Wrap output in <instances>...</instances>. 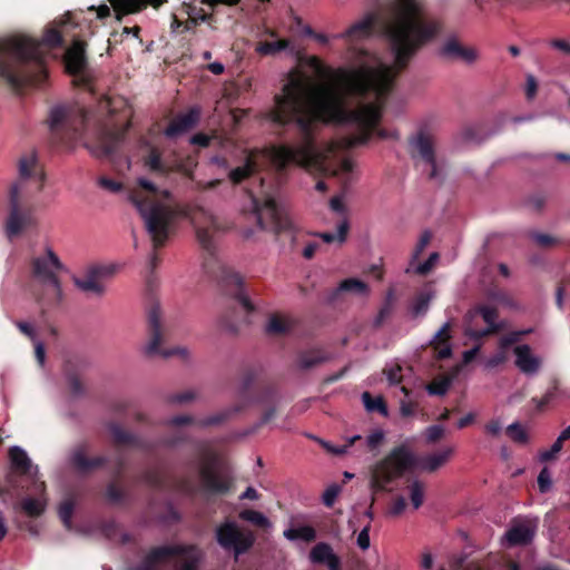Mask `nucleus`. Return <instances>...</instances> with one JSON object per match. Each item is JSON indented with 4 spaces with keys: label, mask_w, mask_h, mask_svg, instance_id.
Listing matches in <instances>:
<instances>
[{
    "label": "nucleus",
    "mask_w": 570,
    "mask_h": 570,
    "mask_svg": "<svg viewBox=\"0 0 570 570\" xmlns=\"http://www.w3.org/2000/svg\"><path fill=\"white\" fill-rule=\"evenodd\" d=\"M442 28L441 20L430 14L420 0H395L383 22L393 65L361 66L344 76L342 88L320 86L306 73L292 70L281 92L274 96L265 119L282 128L294 125L298 144L273 148V163L279 170L292 164L321 167L325 156L316 146L318 124L353 127L355 132L341 141L346 149L365 145L374 131L380 138H387V131L377 126L395 79Z\"/></svg>",
    "instance_id": "f257e3e1"
},
{
    "label": "nucleus",
    "mask_w": 570,
    "mask_h": 570,
    "mask_svg": "<svg viewBox=\"0 0 570 570\" xmlns=\"http://www.w3.org/2000/svg\"><path fill=\"white\" fill-rule=\"evenodd\" d=\"M62 45L63 37L56 28H47L41 39L26 33L1 37L0 81L14 94L29 86H41L48 77V52Z\"/></svg>",
    "instance_id": "f03ea898"
},
{
    "label": "nucleus",
    "mask_w": 570,
    "mask_h": 570,
    "mask_svg": "<svg viewBox=\"0 0 570 570\" xmlns=\"http://www.w3.org/2000/svg\"><path fill=\"white\" fill-rule=\"evenodd\" d=\"M128 197L145 222L154 250L163 247L168 239L174 218L170 191L159 189L146 178H139L138 188L131 189Z\"/></svg>",
    "instance_id": "7ed1b4c3"
},
{
    "label": "nucleus",
    "mask_w": 570,
    "mask_h": 570,
    "mask_svg": "<svg viewBox=\"0 0 570 570\" xmlns=\"http://www.w3.org/2000/svg\"><path fill=\"white\" fill-rule=\"evenodd\" d=\"M453 452L454 449L448 446L439 452L415 458L405 445L396 446L372 468L371 488L375 492L385 491L390 483L413 468L435 472L451 459Z\"/></svg>",
    "instance_id": "20e7f679"
},
{
    "label": "nucleus",
    "mask_w": 570,
    "mask_h": 570,
    "mask_svg": "<svg viewBox=\"0 0 570 570\" xmlns=\"http://www.w3.org/2000/svg\"><path fill=\"white\" fill-rule=\"evenodd\" d=\"M63 269L60 258L49 247L46 248L45 255L36 256L30 261L31 277L40 286L36 293V299L42 316L48 309L59 306L62 302L63 294L58 274Z\"/></svg>",
    "instance_id": "39448f33"
},
{
    "label": "nucleus",
    "mask_w": 570,
    "mask_h": 570,
    "mask_svg": "<svg viewBox=\"0 0 570 570\" xmlns=\"http://www.w3.org/2000/svg\"><path fill=\"white\" fill-rule=\"evenodd\" d=\"M218 228L216 219L213 216L208 218V225L205 227H196V236L202 248L208 254L204 263V269L207 274H214V267L217 265L220 278L226 292L234 297V299L243 307L247 314L256 311L255 304L249 298L243 277L224 266L218 265L215 258V244L213 240V233Z\"/></svg>",
    "instance_id": "423d86ee"
},
{
    "label": "nucleus",
    "mask_w": 570,
    "mask_h": 570,
    "mask_svg": "<svg viewBox=\"0 0 570 570\" xmlns=\"http://www.w3.org/2000/svg\"><path fill=\"white\" fill-rule=\"evenodd\" d=\"M246 193L250 198L253 216L262 230L278 235L292 229L289 217L277 205L272 187L266 186L264 178L259 177L255 186L246 188Z\"/></svg>",
    "instance_id": "0eeeda50"
},
{
    "label": "nucleus",
    "mask_w": 570,
    "mask_h": 570,
    "mask_svg": "<svg viewBox=\"0 0 570 570\" xmlns=\"http://www.w3.org/2000/svg\"><path fill=\"white\" fill-rule=\"evenodd\" d=\"M87 120L88 112L82 107H53L50 111L49 118L52 141L57 145L71 147L81 138Z\"/></svg>",
    "instance_id": "6e6552de"
},
{
    "label": "nucleus",
    "mask_w": 570,
    "mask_h": 570,
    "mask_svg": "<svg viewBox=\"0 0 570 570\" xmlns=\"http://www.w3.org/2000/svg\"><path fill=\"white\" fill-rule=\"evenodd\" d=\"M170 558H177L175 570H198L197 549L181 544L151 548L137 570H158L157 566Z\"/></svg>",
    "instance_id": "1a4fd4ad"
},
{
    "label": "nucleus",
    "mask_w": 570,
    "mask_h": 570,
    "mask_svg": "<svg viewBox=\"0 0 570 570\" xmlns=\"http://www.w3.org/2000/svg\"><path fill=\"white\" fill-rule=\"evenodd\" d=\"M256 371L254 368H247L242 376L239 387V400L236 404H246L247 409L250 404L269 405L263 413L261 420L247 432L254 433L259 430L263 425L271 422L276 415V390L273 386H264L257 391L255 395L250 394V389L256 380Z\"/></svg>",
    "instance_id": "9d476101"
},
{
    "label": "nucleus",
    "mask_w": 570,
    "mask_h": 570,
    "mask_svg": "<svg viewBox=\"0 0 570 570\" xmlns=\"http://www.w3.org/2000/svg\"><path fill=\"white\" fill-rule=\"evenodd\" d=\"M199 490L207 495H226L234 488L230 473L219 466L215 454L206 455L198 464Z\"/></svg>",
    "instance_id": "9b49d317"
},
{
    "label": "nucleus",
    "mask_w": 570,
    "mask_h": 570,
    "mask_svg": "<svg viewBox=\"0 0 570 570\" xmlns=\"http://www.w3.org/2000/svg\"><path fill=\"white\" fill-rule=\"evenodd\" d=\"M215 539L223 550L237 559L254 547L256 535L252 530L240 528L236 521L225 520L215 529Z\"/></svg>",
    "instance_id": "f8f14e48"
},
{
    "label": "nucleus",
    "mask_w": 570,
    "mask_h": 570,
    "mask_svg": "<svg viewBox=\"0 0 570 570\" xmlns=\"http://www.w3.org/2000/svg\"><path fill=\"white\" fill-rule=\"evenodd\" d=\"M407 144L410 157L415 165L419 163L425 164L430 167L428 178L442 181L443 177L436 159L434 138L430 134L420 130L409 137Z\"/></svg>",
    "instance_id": "ddd939ff"
},
{
    "label": "nucleus",
    "mask_w": 570,
    "mask_h": 570,
    "mask_svg": "<svg viewBox=\"0 0 570 570\" xmlns=\"http://www.w3.org/2000/svg\"><path fill=\"white\" fill-rule=\"evenodd\" d=\"M10 469L7 472V482L10 488H20L24 490L29 484H35L36 490L43 492L45 483L37 482L31 472L32 464L31 460L27 455L26 451L19 446H12L9 449Z\"/></svg>",
    "instance_id": "4468645a"
},
{
    "label": "nucleus",
    "mask_w": 570,
    "mask_h": 570,
    "mask_svg": "<svg viewBox=\"0 0 570 570\" xmlns=\"http://www.w3.org/2000/svg\"><path fill=\"white\" fill-rule=\"evenodd\" d=\"M147 322H148V334L149 341L145 348V353L148 356L160 355L165 358L180 355L185 357L187 351L185 348L175 347V348H161V343L164 338L163 327L160 323V306L157 302H154L147 313Z\"/></svg>",
    "instance_id": "2eb2a0df"
},
{
    "label": "nucleus",
    "mask_w": 570,
    "mask_h": 570,
    "mask_svg": "<svg viewBox=\"0 0 570 570\" xmlns=\"http://www.w3.org/2000/svg\"><path fill=\"white\" fill-rule=\"evenodd\" d=\"M33 224L32 209H22L20 206V183H16L9 190V216L6 220V234L8 238H13Z\"/></svg>",
    "instance_id": "dca6fc26"
},
{
    "label": "nucleus",
    "mask_w": 570,
    "mask_h": 570,
    "mask_svg": "<svg viewBox=\"0 0 570 570\" xmlns=\"http://www.w3.org/2000/svg\"><path fill=\"white\" fill-rule=\"evenodd\" d=\"M246 404L239 403L235 404L233 406L226 407L213 415H209L207 417L196 420L191 415H175L170 417L166 424L173 425V426H183V425H189L194 424L199 428H208V426H216L222 425L225 422L233 419L238 413L243 412L245 410Z\"/></svg>",
    "instance_id": "f3484780"
},
{
    "label": "nucleus",
    "mask_w": 570,
    "mask_h": 570,
    "mask_svg": "<svg viewBox=\"0 0 570 570\" xmlns=\"http://www.w3.org/2000/svg\"><path fill=\"white\" fill-rule=\"evenodd\" d=\"M88 451V442H81L70 450L68 462L79 474H88L97 469L104 468L108 462V458L105 455L89 458L87 455Z\"/></svg>",
    "instance_id": "a211bd4d"
},
{
    "label": "nucleus",
    "mask_w": 570,
    "mask_h": 570,
    "mask_svg": "<svg viewBox=\"0 0 570 570\" xmlns=\"http://www.w3.org/2000/svg\"><path fill=\"white\" fill-rule=\"evenodd\" d=\"M115 446H129L144 452H151L155 444L151 441L145 440L140 435L125 430L119 423L109 421L106 424Z\"/></svg>",
    "instance_id": "6ab92c4d"
},
{
    "label": "nucleus",
    "mask_w": 570,
    "mask_h": 570,
    "mask_svg": "<svg viewBox=\"0 0 570 570\" xmlns=\"http://www.w3.org/2000/svg\"><path fill=\"white\" fill-rule=\"evenodd\" d=\"M333 354L323 346H311L297 351L294 367L297 371L306 372L333 360Z\"/></svg>",
    "instance_id": "aec40b11"
},
{
    "label": "nucleus",
    "mask_w": 570,
    "mask_h": 570,
    "mask_svg": "<svg viewBox=\"0 0 570 570\" xmlns=\"http://www.w3.org/2000/svg\"><path fill=\"white\" fill-rule=\"evenodd\" d=\"M125 130H101L97 142L87 145L88 149L98 158H112L125 139Z\"/></svg>",
    "instance_id": "412c9836"
},
{
    "label": "nucleus",
    "mask_w": 570,
    "mask_h": 570,
    "mask_svg": "<svg viewBox=\"0 0 570 570\" xmlns=\"http://www.w3.org/2000/svg\"><path fill=\"white\" fill-rule=\"evenodd\" d=\"M476 314H480L484 323L488 325L487 328L472 330L466 328L465 334L475 341H480L487 336L498 334L502 330V324L498 323L499 312L497 307L488 305H478L474 308Z\"/></svg>",
    "instance_id": "4be33fe9"
},
{
    "label": "nucleus",
    "mask_w": 570,
    "mask_h": 570,
    "mask_svg": "<svg viewBox=\"0 0 570 570\" xmlns=\"http://www.w3.org/2000/svg\"><path fill=\"white\" fill-rule=\"evenodd\" d=\"M537 531V523L531 520L514 522L505 532L504 538L509 547L528 546L532 542Z\"/></svg>",
    "instance_id": "5701e85b"
},
{
    "label": "nucleus",
    "mask_w": 570,
    "mask_h": 570,
    "mask_svg": "<svg viewBox=\"0 0 570 570\" xmlns=\"http://www.w3.org/2000/svg\"><path fill=\"white\" fill-rule=\"evenodd\" d=\"M65 66L68 73L79 76L87 69L86 42L75 40L71 47L66 50Z\"/></svg>",
    "instance_id": "b1692460"
},
{
    "label": "nucleus",
    "mask_w": 570,
    "mask_h": 570,
    "mask_svg": "<svg viewBox=\"0 0 570 570\" xmlns=\"http://www.w3.org/2000/svg\"><path fill=\"white\" fill-rule=\"evenodd\" d=\"M116 13L117 20H121L122 17L127 14L138 13L147 8V6H151L154 8H159L161 4L167 2V0H108Z\"/></svg>",
    "instance_id": "393cba45"
},
{
    "label": "nucleus",
    "mask_w": 570,
    "mask_h": 570,
    "mask_svg": "<svg viewBox=\"0 0 570 570\" xmlns=\"http://www.w3.org/2000/svg\"><path fill=\"white\" fill-rule=\"evenodd\" d=\"M440 55L444 58H458L468 63H473L479 57L475 49L462 46L454 37L445 40L440 48Z\"/></svg>",
    "instance_id": "a878e982"
},
{
    "label": "nucleus",
    "mask_w": 570,
    "mask_h": 570,
    "mask_svg": "<svg viewBox=\"0 0 570 570\" xmlns=\"http://www.w3.org/2000/svg\"><path fill=\"white\" fill-rule=\"evenodd\" d=\"M397 305V295L394 286H390L383 297L376 316L373 318L372 327L380 330L384 324L392 318Z\"/></svg>",
    "instance_id": "bb28decb"
},
{
    "label": "nucleus",
    "mask_w": 570,
    "mask_h": 570,
    "mask_svg": "<svg viewBox=\"0 0 570 570\" xmlns=\"http://www.w3.org/2000/svg\"><path fill=\"white\" fill-rule=\"evenodd\" d=\"M199 114L197 110H189L186 114L179 115L174 118L167 128L165 129V136L167 138H176L184 132L191 129L198 121Z\"/></svg>",
    "instance_id": "cd10ccee"
},
{
    "label": "nucleus",
    "mask_w": 570,
    "mask_h": 570,
    "mask_svg": "<svg viewBox=\"0 0 570 570\" xmlns=\"http://www.w3.org/2000/svg\"><path fill=\"white\" fill-rule=\"evenodd\" d=\"M19 174L21 179L37 177L39 180L38 190H42L45 186L46 174L39 168V164L37 160V155L35 151H31L27 155H23L19 160Z\"/></svg>",
    "instance_id": "c85d7f7f"
},
{
    "label": "nucleus",
    "mask_w": 570,
    "mask_h": 570,
    "mask_svg": "<svg viewBox=\"0 0 570 570\" xmlns=\"http://www.w3.org/2000/svg\"><path fill=\"white\" fill-rule=\"evenodd\" d=\"M515 365L524 374L537 373L540 368L541 361L532 355L531 347L527 344L519 345L514 348Z\"/></svg>",
    "instance_id": "c756f323"
},
{
    "label": "nucleus",
    "mask_w": 570,
    "mask_h": 570,
    "mask_svg": "<svg viewBox=\"0 0 570 570\" xmlns=\"http://www.w3.org/2000/svg\"><path fill=\"white\" fill-rule=\"evenodd\" d=\"M100 274L101 268L94 267L85 277H75L73 283L83 293L100 297L105 293V286L98 279Z\"/></svg>",
    "instance_id": "7c9ffc66"
},
{
    "label": "nucleus",
    "mask_w": 570,
    "mask_h": 570,
    "mask_svg": "<svg viewBox=\"0 0 570 570\" xmlns=\"http://www.w3.org/2000/svg\"><path fill=\"white\" fill-rule=\"evenodd\" d=\"M179 13L187 17L184 22V30H193L199 22L213 19V14L206 13L202 6L194 2H183Z\"/></svg>",
    "instance_id": "2f4dec72"
},
{
    "label": "nucleus",
    "mask_w": 570,
    "mask_h": 570,
    "mask_svg": "<svg viewBox=\"0 0 570 570\" xmlns=\"http://www.w3.org/2000/svg\"><path fill=\"white\" fill-rule=\"evenodd\" d=\"M450 331L451 324L448 322L435 333L430 342V346L434 350L439 360H445L452 355V348L449 344L451 338Z\"/></svg>",
    "instance_id": "473e14b6"
},
{
    "label": "nucleus",
    "mask_w": 570,
    "mask_h": 570,
    "mask_svg": "<svg viewBox=\"0 0 570 570\" xmlns=\"http://www.w3.org/2000/svg\"><path fill=\"white\" fill-rule=\"evenodd\" d=\"M379 17L376 13H368L362 20L353 23L343 35L342 37L356 40L368 37L374 29V26L377 21Z\"/></svg>",
    "instance_id": "72a5a7b5"
},
{
    "label": "nucleus",
    "mask_w": 570,
    "mask_h": 570,
    "mask_svg": "<svg viewBox=\"0 0 570 570\" xmlns=\"http://www.w3.org/2000/svg\"><path fill=\"white\" fill-rule=\"evenodd\" d=\"M259 171V165L254 154L246 157L245 164L232 169L228 174L230 181L235 185L253 178Z\"/></svg>",
    "instance_id": "f704fd0d"
},
{
    "label": "nucleus",
    "mask_w": 570,
    "mask_h": 570,
    "mask_svg": "<svg viewBox=\"0 0 570 570\" xmlns=\"http://www.w3.org/2000/svg\"><path fill=\"white\" fill-rule=\"evenodd\" d=\"M104 497L112 505H122L130 500V494L120 484V479H114L106 485Z\"/></svg>",
    "instance_id": "c9c22d12"
},
{
    "label": "nucleus",
    "mask_w": 570,
    "mask_h": 570,
    "mask_svg": "<svg viewBox=\"0 0 570 570\" xmlns=\"http://www.w3.org/2000/svg\"><path fill=\"white\" fill-rule=\"evenodd\" d=\"M341 292H354L357 294H368L370 289L365 282L357 278H346L333 291L331 299H335Z\"/></svg>",
    "instance_id": "e433bc0d"
},
{
    "label": "nucleus",
    "mask_w": 570,
    "mask_h": 570,
    "mask_svg": "<svg viewBox=\"0 0 570 570\" xmlns=\"http://www.w3.org/2000/svg\"><path fill=\"white\" fill-rule=\"evenodd\" d=\"M294 322L288 318L274 314L269 317L266 325V333L269 335H284L292 331Z\"/></svg>",
    "instance_id": "4c0bfd02"
},
{
    "label": "nucleus",
    "mask_w": 570,
    "mask_h": 570,
    "mask_svg": "<svg viewBox=\"0 0 570 570\" xmlns=\"http://www.w3.org/2000/svg\"><path fill=\"white\" fill-rule=\"evenodd\" d=\"M46 499L42 497L39 498H32L28 497L24 498L21 503V510L30 518H38L40 517L45 510H46Z\"/></svg>",
    "instance_id": "58836bf2"
},
{
    "label": "nucleus",
    "mask_w": 570,
    "mask_h": 570,
    "mask_svg": "<svg viewBox=\"0 0 570 570\" xmlns=\"http://www.w3.org/2000/svg\"><path fill=\"white\" fill-rule=\"evenodd\" d=\"M284 537L292 541L303 540L305 542H312L316 539V531L311 525H301L285 530Z\"/></svg>",
    "instance_id": "ea45409f"
},
{
    "label": "nucleus",
    "mask_w": 570,
    "mask_h": 570,
    "mask_svg": "<svg viewBox=\"0 0 570 570\" xmlns=\"http://www.w3.org/2000/svg\"><path fill=\"white\" fill-rule=\"evenodd\" d=\"M289 47L287 39L277 41H261L256 45L255 51L261 56H274Z\"/></svg>",
    "instance_id": "a19ab883"
},
{
    "label": "nucleus",
    "mask_w": 570,
    "mask_h": 570,
    "mask_svg": "<svg viewBox=\"0 0 570 570\" xmlns=\"http://www.w3.org/2000/svg\"><path fill=\"white\" fill-rule=\"evenodd\" d=\"M362 400L366 411L377 412L384 417L389 415V409L383 396L373 397L370 392H364L362 394Z\"/></svg>",
    "instance_id": "79ce46f5"
},
{
    "label": "nucleus",
    "mask_w": 570,
    "mask_h": 570,
    "mask_svg": "<svg viewBox=\"0 0 570 570\" xmlns=\"http://www.w3.org/2000/svg\"><path fill=\"white\" fill-rule=\"evenodd\" d=\"M333 556H335V553L333 552L332 547L326 542L316 543L309 552L311 561L317 564H324Z\"/></svg>",
    "instance_id": "37998d69"
},
{
    "label": "nucleus",
    "mask_w": 570,
    "mask_h": 570,
    "mask_svg": "<svg viewBox=\"0 0 570 570\" xmlns=\"http://www.w3.org/2000/svg\"><path fill=\"white\" fill-rule=\"evenodd\" d=\"M238 517L240 520L250 522L252 524H254L255 527H257L259 529H268L272 525L268 518L266 515H264L262 512L256 511V510H252V509L243 510L239 512Z\"/></svg>",
    "instance_id": "c03bdc74"
},
{
    "label": "nucleus",
    "mask_w": 570,
    "mask_h": 570,
    "mask_svg": "<svg viewBox=\"0 0 570 570\" xmlns=\"http://www.w3.org/2000/svg\"><path fill=\"white\" fill-rule=\"evenodd\" d=\"M350 229V225L347 220H343L337 226V233H315L314 235L320 237L324 243L331 244L334 242H337L340 244H343L346 240L347 233Z\"/></svg>",
    "instance_id": "a18cd8bd"
},
{
    "label": "nucleus",
    "mask_w": 570,
    "mask_h": 570,
    "mask_svg": "<svg viewBox=\"0 0 570 570\" xmlns=\"http://www.w3.org/2000/svg\"><path fill=\"white\" fill-rule=\"evenodd\" d=\"M431 295L429 293L421 292L417 295H415V297L410 304V312L412 316L417 317L424 315L429 309Z\"/></svg>",
    "instance_id": "49530a36"
},
{
    "label": "nucleus",
    "mask_w": 570,
    "mask_h": 570,
    "mask_svg": "<svg viewBox=\"0 0 570 570\" xmlns=\"http://www.w3.org/2000/svg\"><path fill=\"white\" fill-rule=\"evenodd\" d=\"M559 393L560 382L559 380L553 379L546 394L541 399L533 397L532 402L535 403V407L538 411H543L544 407L559 395Z\"/></svg>",
    "instance_id": "de8ad7c7"
},
{
    "label": "nucleus",
    "mask_w": 570,
    "mask_h": 570,
    "mask_svg": "<svg viewBox=\"0 0 570 570\" xmlns=\"http://www.w3.org/2000/svg\"><path fill=\"white\" fill-rule=\"evenodd\" d=\"M137 481L142 482L154 489H161L164 487V478L160 471L157 469L145 470L137 478Z\"/></svg>",
    "instance_id": "09e8293b"
},
{
    "label": "nucleus",
    "mask_w": 570,
    "mask_h": 570,
    "mask_svg": "<svg viewBox=\"0 0 570 570\" xmlns=\"http://www.w3.org/2000/svg\"><path fill=\"white\" fill-rule=\"evenodd\" d=\"M145 165L155 173L165 174L168 170L167 166L161 160L160 151L155 147L150 148L149 154L145 158Z\"/></svg>",
    "instance_id": "8fccbe9b"
},
{
    "label": "nucleus",
    "mask_w": 570,
    "mask_h": 570,
    "mask_svg": "<svg viewBox=\"0 0 570 570\" xmlns=\"http://www.w3.org/2000/svg\"><path fill=\"white\" fill-rule=\"evenodd\" d=\"M507 435L515 443L525 444L529 441L527 431L522 428L519 422L510 424L507 430Z\"/></svg>",
    "instance_id": "3c124183"
},
{
    "label": "nucleus",
    "mask_w": 570,
    "mask_h": 570,
    "mask_svg": "<svg viewBox=\"0 0 570 570\" xmlns=\"http://www.w3.org/2000/svg\"><path fill=\"white\" fill-rule=\"evenodd\" d=\"M449 389H450V380L449 379H441V380L432 381L426 386V391L430 395H439V396L446 394Z\"/></svg>",
    "instance_id": "603ef678"
},
{
    "label": "nucleus",
    "mask_w": 570,
    "mask_h": 570,
    "mask_svg": "<svg viewBox=\"0 0 570 570\" xmlns=\"http://www.w3.org/2000/svg\"><path fill=\"white\" fill-rule=\"evenodd\" d=\"M411 502L414 509H419L423 503L424 489L420 481H414L410 487Z\"/></svg>",
    "instance_id": "864d4df0"
},
{
    "label": "nucleus",
    "mask_w": 570,
    "mask_h": 570,
    "mask_svg": "<svg viewBox=\"0 0 570 570\" xmlns=\"http://www.w3.org/2000/svg\"><path fill=\"white\" fill-rule=\"evenodd\" d=\"M384 441V432L382 430H376L373 433H371L365 440L362 439L361 442H364L365 446L370 451H376L380 445Z\"/></svg>",
    "instance_id": "5fc2aeb1"
},
{
    "label": "nucleus",
    "mask_w": 570,
    "mask_h": 570,
    "mask_svg": "<svg viewBox=\"0 0 570 570\" xmlns=\"http://www.w3.org/2000/svg\"><path fill=\"white\" fill-rule=\"evenodd\" d=\"M563 443L557 440L553 442L549 450L540 452L539 459L541 462H550L557 459L558 453L562 450Z\"/></svg>",
    "instance_id": "6e6d98bb"
},
{
    "label": "nucleus",
    "mask_w": 570,
    "mask_h": 570,
    "mask_svg": "<svg viewBox=\"0 0 570 570\" xmlns=\"http://www.w3.org/2000/svg\"><path fill=\"white\" fill-rule=\"evenodd\" d=\"M538 488L541 493H548L552 488V479L548 468H543L538 475Z\"/></svg>",
    "instance_id": "4d7b16f0"
},
{
    "label": "nucleus",
    "mask_w": 570,
    "mask_h": 570,
    "mask_svg": "<svg viewBox=\"0 0 570 570\" xmlns=\"http://www.w3.org/2000/svg\"><path fill=\"white\" fill-rule=\"evenodd\" d=\"M357 441H362V436L361 435H354L352 436L351 439L347 440V442L343 445H340V446H331L328 445L327 443H324V448L333 453V454H336V455H343L347 452V450L353 446Z\"/></svg>",
    "instance_id": "13d9d810"
},
{
    "label": "nucleus",
    "mask_w": 570,
    "mask_h": 570,
    "mask_svg": "<svg viewBox=\"0 0 570 570\" xmlns=\"http://www.w3.org/2000/svg\"><path fill=\"white\" fill-rule=\"evenodd\" d=\"M445 430L442 425L435 424L426 428L424 435L428 443H436L444 436Z\"/></svg>",
    "instance_id": "bf43d9fd"
},
{
    "label": "nucleus",
    "mask_w": 570,
    "mask_h": 570,
    "mask_svg": "<svg viewBox=\"0 0 570 570\" xmlns=\"http://www.w3.org/2000/svg\"><path fill=\"white\" fill-rule=\"evenodd\" d=\"M73 502L71 500H66L59 505V517L61 521L66 524H70V520L73 513Z\"/></svg>",
    "instance_id": "052dcab7"
},
{
    "label": "nucleus",
    "mask_w": 570,
    "mask_h": 570,
    "mask_svg": "<svg viewBox=\"0 0 570 570\" xmlns=\"http://www.w3.org/2000/svg\"><path fill=\"white\" fill-rule=\"evenodd\" d=\"M431 237H432V235H431L430 232H424L421 235V237H420V239H419V242H417V244H416V246H415V248L413 250V254H412V259L413 261L417 259L421 256V254L424 252V249L429 245V243L431 240Z\"/></svg>",
    "instance_id": "680f3d73"
},
{
    "label": "nucleus",
    "mask_w": 570,
    "mask_h": 570,
    "mask_svg": "<svg viewBox=\"0 0 570 570\" xmlns=\"http://www.w3.org/2000/svg\"><path fill=\"white\" fill-rule=\"evenodd\" d=\"M439 259L438 253H432L430 257L422 264L417 265L415 272L419 275H426L434 267L436 261Z\"/></svg>",
    "instance_id": "e2e57ef3"
},
{
    "label": "nucleus",
    "mask_w": 570,
    "mask_h": 570,
    "mask_svg": "<svg viewBox=\"0 0 570 570\" xmlns=\"http://www.w3.org/2000/svg\"><path fill=\"white\" fill-rule=\"evenodd\" d=\"M488 297L492 301H495L498 303L504 304V305H511V297L499 288H492L488 292Z\"/></svg>",
    "instance_id": "0e129e2a"
},
{
    "label": "nucleus",
    "mask_w": 570,
    "mask_h": 570,
    "mask_svg": "<svg viewBox=\"0 0 570 570\" xmlns=\"http://www.w3.org/2000/svg\"><path fill=\"white\" fill-rule=\"evenodd\" d=\"M538 91V81L533 75H528L525 78V97L532 100Z\"/></svg>",
    "instance_id": "69168bd1"
},
{
    "label": "nucleus",
    "mask_w": 570,
    "mask_h": 570,
    "mask_svg": "<svg viewBox=\"0 0 570 570\" xmlns=\"http://www.w3.org/2000/svg\"><path fill=\"white\" fill-rule=\"evenodd\" d=\"M532 238L539 246L542 247H549L558 244V239L548 234L535 233L532 235Z\"/></svg>",
    "instance_id": "338daca9"
},
{
    "label": "nucleus",
    "mask_w": 570,
    "mask_h": 570,
    "mask_svg": "<svg viewBox=\"0 0 570 570\" xmlns=\"http://www.w3.org/2000/svg\"><path fill=\"white\" fill-rule=\"evenodd\" d=\"M99 186L111 191V193H118L122 189V184L119 181H116L114 179L101 177L99 179Z\"/></svg>",
    "instance_id": "774afa93"
}]
</instances>
